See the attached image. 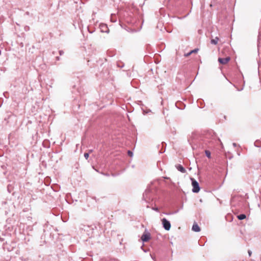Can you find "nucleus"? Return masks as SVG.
<instances>
[{
    "label": "nucleus",
    "instance_id": "obj_1",
    "mask_svg": "<svg viewBox=\"0 0 261 261\" xmlns=\"http://www.w3.org/2000/svg\"><path fill=\"white\" fill-rule=\"evenodd\" d=\"M192 185L193 187L192 191L194 193H198L200 190V188L198 182L193 178H191Z\"/></svg>",
    "mask_w": 261,
    "mask_h": 261
},
{
    "label": "nucleus",
    "instance_id": "obj_2",
    "mask_svg": "<svg viewBox=\"0 0 261 261\" xmlns=\"http://www.w3.org/2000/svg\"><path fill=\"white\" fill-rule=\"evenodd\" d=\"M162 222L164 229L166 230H169L171 228V224L170 222L166 218L162 219Z\"/></svg>",
    "mask_w": 261,
    "mask_h": 261
},
{
    "label": "nucleus",
    "instance_id": "obj_3",
    "mask_svg": "<svg viewBox=\"0 0 261 261\" xmlns=\"http://www.w3.org/2000/svg\"><path fill=\"white\" fill-rule=\"evenodd\" d=\"M150 238V235L149 233H144L141 237V239L143 242H147L148 241Z\"/></svg>",
    "mask_w": 261,
    "mask_h": 261
},
{
    "label": "nucleus",
    "instance_id": "obj_4",
    "mask_svg": "<svg viewBox=\"0 0 261 261\" xmlns=\"http://www.w3.org/2000/svg\"><path fill=\"white\" fill-rule=\"evenodd\" d=\"M230 59L229 57H226L225 58H219L218 59V61L222 64H225L229 61Z\"/></svg>",
    "mask_w": 261,
    "mask_h": 261
},
{
    "label": "nucleus",
    "instance_id": "obj_5",
    "mask_svg": "<svg viewBox=\"0 0 261 261\" xmlns=\"http://www.w3.org/2000/svg\"><path fill=\"white\" fill-rule=\"evenodd\" d=\"M192 230L195 232H199L200 231V228L198 225L196 223H195L193 225Z\"/></svg>",
    "mask_w": 261,
    "mask_h": 261
},
{
    "label": "nucleus",
    "instance_id": "obj_6",
    "mask_svg": "<svg viewBox=\"0 0 261 261\" xmlns=\"http://www.w3.org/2000/svg\"><path fill=\"white\" fill-rule=\"evenodd\" d=\"M177 169L182 173H185L186 172L185 169L181 165L178 166L177 167Z\"/></svg>",
    "mask_w": 261,
    "mask_h": 261
},
{
    "label": "nucleus",
    "instance_id": "obj_7",
    "mask_svg": "<svg viewBox=\"0 0 261 261\" xmlns=\"http://www.w3.org/2000/svg\"><path fill=\"white\" fill-rule=\"evenodd\" d=\"M238 219L239 220H243L246 218V215L245 214H241L237 216Z\"/></svg>",
    "mask_w": 261,
    "mask_h": 261
},
{
    "label": "nucleus",
    "instance_id": "obj_8",
    "mask_svg": "<svg viewBox=\"0 0 261 261\" xmlns=\"http://www.w3.org/2000/svg\"><path fill=\"white\" fill-rule=\"evenodd\" d=\"M219 39L218 37H216L215 39L211 40V43L213 44H217L218 42Z\"/></svg>",
    "mask_w": 261,
    "mask_h": 261
},
{
    "label": "nucleus",
    "instance_id": "obj_9",
    "mask_svg": "<svg viewBox=\"0 0 261 261\" xmlns=\"http://www.w3.org/2000/svg\"><path fill=\"white\" fill-rule=\"evenodd\" d=\"M205 154L207 158H211V152L208 150L205 151Z\"/></svg>",
    "mask_w": 261,
    "mask_h": 261
},
{
    "label": "nucleus",
    "instance_id": "obj_10",
    "mask_svg": "<svg viewBox=\"0 0 261 261\" xmlns=\"http://www.w3.org/2000/svg\"><path fill=\"white\" fill-rule=\"evenodd\" d=\"M198 48H196L195 49H193L191 51V53L193 54V53H197L198 51Z\"/></svg>",
    "mask_w": 261,
    "mask_h": 261
},
{
    "label": "nucleus",
    "instance_id": "obj_11",
    "mask_svg": "<svg viewBox=\"0 0 261 261\" xmlns=\"http://www.w3.org/2000/svg\"><path fill=\"white\" fill-rule=\"evenodd\" d=\"M84 156L85 158L86 159H88V158H89V153H85L84 154Z\"/></svg>",
    "mask_w": 261,
    "mask_h": 261
},
{
    "label": "nucleus",
    "instance_id": "obj_12",
    "mask_svg": "<svg viewBox=\"0 0 261 261\" xmlns=\"http://www.w3.org/2000/svg\"><path fill=\"white\" fill-rule=\"evenodd\" d=\"M128 154L130 156H133V152H131L130 151H128Z\"/></svg>",
    "mask_w": 261,
    "mask_h": 261
},
{
    "label": "nucleus",
    "instance_id": "obj_13",
    "mask_svg": "<svg viewBox=\"0 0 261 261\" xmlns=\"http://www.w3.org/2000/svg\"><path fill=\"white\" fill-rule=\"evenodd\" d=\"M191 54H192V53H191V51H190L189 53H187V54H185V56L186 57H188V56H190V55H191Z\"/></svg>",
    "mask_w": 261,
    "mask_h": 261
},
{
    "label": "nucleus",
    "instance_id": "obj_14",
    "mask_svg": "<svg viewBox=\"0 0 261 261\" xmlns=\"http://www.w3.org/2000/svg\"><path fill=\"white\" fill-rule=\"evenodd\" d=\"M248 254H249V256H250L251 255V254H252V252L251 251H248Z\"/></svg>",
    "mask_w": 261,
    "mask_h": 261
}]
</instances>
